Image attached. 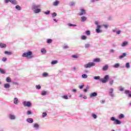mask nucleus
I'll return each instance as SVG.
<instances>
[{"instance_id":"bb28decb","label":"nucleus","mask_w":131,"mask_h":131,"mask_svg":"<svg viewBox=\"0 0 131 131\" xmlns=\"http://www.w3.org/2000/svg\"><path fill=\"white\" fill-rule=\"evenodd\" d=\"M41 53L42 54H46L47 53V50L45 48H42L41 49Z\"/></svg>"},{"instance_id":"0e129e2a","label":"nucleus","mask_w":131,"mask_h":131,"mask_svg":"<svg viewBox=\"0 0 131 131\" xmlns=\"http://www.w3.org/2000/svg\"><path fill=\"white\" fill-rule=\"evenodd\" d=\"M95 25H97V26H98V25H99V23L98 21H95Z\"/></svg>"},{"instance_id":"4468645a","label":"nucleus","mask_w":131,"mask_h":131,"mask_svg":"<svg viewBox=\"0 0 131 131\" xmlns=\"http://www.w3.org/2000/svg\"><path fill=\"white\" fill-rule=\"evenodd\" d=\"M60 4V2L58 1H56L53 3V6H54L55 7H56Z\"/></svg>"},{"instance_id":"72a5a7b5","label":"nucleus","mask_w":131,"mask_h":131,"mask_svg":"<svg viewBox=\"0 0 131 131\" xmlns=\"http://www.w3.org/2000/svg\"><path fill=\"white\" fill-rule=\"evenodd\" d=\"M108 95L110 96L111 97V98H114V97H115V95L113 94V92H111L108 93Z\"/></svg>"},{"instance_id":"de8ad7c7","label":"nucleus","mask_w":131,"mask_h":131,"mask_svg":"<svg viewBox=\"0 0 131 131\" xmlns=\"http://www.w3.org/2000/svg\"><path fill=\"white\" fill-rule=\"evenodd\" d=\"M62 98L64 99V100H68V96L67 95L62 96Z\"/></svg>"},{"instance_id":"4be33fe9","label":"nucleus","mask_w":131,"mask_h":131,"mask_svg":"<svg viewBox=\"0 0 131 131\" xmlns=\"http://www.w3.org/2000/svg\"><path fill=\"white\" fill-rule=\"evenodd\" d=\"M10 86L11 85L9 83L4 84L5 89H9V88H10Z\"/></svg>"},{"instance_id":"ddd939ff","label":"nucleus","mask_w":131,"mask_h":131,"mask_svg":"<svg viewBox=\"0 0 131 131\" xmlns=\"http://www.w3.org/2000/svg\"><path fill=\"white\" fill-rule=\"evenodd\" d=\"M18 103H19V100H18V98L17 97L14 98V104H15V105H18Z\"/></svg>"},{"instance_id":"c85d7f7f","label":"nucleus","mask_w":131,"mask_h":131,"mask_svg":"<svg viewBox=\"0 0 131 131\" xmlns=\"http://www.w3.org/2000/svg\"><path fill=\"white\" fill-rule=\"evenodd\" d=\"M95 31L97 33H101V32H102L103 31L101 30L100 29H96Z\"/></svg>"},{"instance_id":"c03bdc74","label":"nucleus","mask_w":131,"mask_h":131,"mask_svg":"<svg viewBox=\"0 0 131 131\" xmlns=\"http://www.w3.org/2000/svg\"><path fill=\"white\" fill-rule=\"evenodd\" d=\"M44 14H46V15H49V14H51V11L47 10L46 12H44Z\"/></svg>"},{"instance_id":"f03ea898","label":"nucleus","mask_w":131,"mask_h":131,"mask_svg":"<svg viewBox=\"0 0 131 131\" xmlns=\"http://www.w3.org/2000/svg\"><path fill=\"white\" fill-rule=\"evenodd\" d=\"M22 57H25L27 59H32V52L28 51L27 52H25L23 54Z\"/></svg>"},{"instance_id":"39448f33","label":"nucleus","mask_w":131,"mask_h":131,"mask_svg":"<svg viewBox=\"0 0 131 131\" xmlns=\"http://www.w3.org/2000/svg\"><path fill=\"white\" fill-rule=\"evenodd\" d=\"M96 65V63L94 62H89L87 64L84 65V68H91V67H94Z\"/></svg>"},{"instance_id":"2f4dec72","label":"nucleus","mask_w":131,"mask_h":131,"mask_svg":"<svg viewBox=\"0 0 131 131\" xmlns=\"http://www.w3.org/2000/svg\"><path fill=\"white\" fill-rule=\"evenodd\" d=\"M125 67H126V68H127V69L130 68V64H129V62L126 63V64H125Z\"/></svg>"},{"instance_id":"37998d69","label":"nucleus","mask_w":131,"mask_h":131,"mask_svg":"<svg viewBox=\"0 0 131 131\" xmlns=\"http://www.w3.org/2000/svg\"><path fill=\"white\" fill-rule=\"evenodd\" d=\"M82 78H88V75L83 74L82 75Z\"/></svg>"},{"instance_id":"cd10ccee","label":"nucleus","mask_w":131,"mask_h":131,"mask_svg":"<svg viewBox=\"0 0 131 131\" xmlns=\"http://www.w3.org/2000/svg\"><path fill=\"white\" fill-rule=\"evenodd\" d=\"M47 43H52L53 42V39H48L46 41Z\"/></svg>"},{"instance_id":"c756f323","label":"nucleus","mask_w":131,"mask_h":131,"mask_svg":"<svg viewBox=\"0 0 131 131\" xmlns=\"http://www.w3.org/2000/svg\"><path fill=\"white\" fill-rule=\"evenodd\" d=\"M42 76H43V77H47L49 76V74L47 72H44L42 74Z\"/></svg>"},{"instance_id":"338daca9","label":"nucleus","mask_w":131,"mask_h":131,"mask_svg":"<svg viewBox=\"0 0 131 131\" xmlns=\"http://www.w3.org/2000/svg\"><path fill=\"white\" fill-rule=\"evenodd\" d=\"M103 26L105 27V28L107 29L108 28V26L107 25H104Z\"/></svg>"},{"instance_id":"1a4fd4ad","label":"nucleus","mask_w":131,"mask_h":131,"mask_svg":"<svg viewBox=\"0 0 131 131\" xmlns=\"http://www.w3.org/2000/svg\"><path fill=\"white\" fill-rule=\"evenodd\" d=\"M33 127L35 130H38L39 129V125L37 123H35L34 124Z\"/></svg>"},{"instance_id":"aec40b11","label":"nucleus","mask_w":131,"mask_h":131,"mask_svg":"<svg viewBox=\"0 0 131 131\" xmlns=\"http://www.w3.org/2000/svg\"><path fill=\"white\" fill-rule=\"evenodd\" d=\"M86 17L85 16H82L81 17V22H84V21H86Z\"/></svg>"},{"instance_id":"2eb2a0df","label":"nucleus","mask_w":131,"mask_h":131,"mask_svg":"<svg viewBox=\"0 0 131 131\" xmlns=\"http://www.w3.org/2000/svg\"><path fill=\"white\" fill-rule=\"evenodd\" d=\"M10 3L12 4V5H17L18 4V2L16 0H10Z\"/></svg>"},{"instance_id":"b1692460","label":"nucleus","mask_w":131,"mask_h":131,"mask_svg":"<svg viewBox=\"0 0 131 131\" xmlns=\"http://www.w3.org/2000/svg\"><path fill=\"white\" fill-rule=\"evenodd\" d=\"M4 54H5V55L11 56L12 55V52L6 51L4 52Z\"/></svg>"},{"instance_id":"58836bf2","label":"nucleus","mask_w":131,"mask_h":131,"mask_svg":"<svg viewBox=\"0 0 131 131\" xmlns=\"http://www.w3.org/2000/svg\"><path fill=\"white\" fill-rule=\"evenodd\" d=\"M85 49H88V48H90L91 47V45L90 43L85 44Z\"/></svg>"},{"instance_id":"6e6d98bb","label":"nucleus","mask_w":131,"mask_h":131,"mask_svg":"<svg viewBox=\"0 0 131 131\" xmlns=\"http://www.w3.org/2000/svg\"><path fill=\"white\" fill-rule=\"evenodd\" d=\"M105 102H106V101H105V100H101L100 101V103L101 104H104V103H105Z\"/></svg>"},{"instance_id":"3c124183","label":"nucleus","mask_w":131,"mask_h":131,"mask_svg":"<svg viewBox=\"0 0 131 131\" xmlns=\"http://www.w3.org/2000/svg\"><path fill=\"white\" fill-rule=\"evenodd\" d=\"M114 82V81L113 79H110V84L112 85L113 84V83Z\"/></svg>"},{"instance_id":"f8f14e48","label":"nucleus","mask_w":131,"mask_h":131,"mask_svg":"<svg viewBox=\"0 0 131 131\" xmlns=\"http://www.w3.org/2000/svg\"><path fill=\"white\" fill-rule=\"evenodd\" d=\"M108 68H109V65L105 64L104 66L102 68L103 71H107L108 70Z\"/></svg>"},{"instance_id":"20e7f679","label":"nucleus","mask_w":131,"mask_h":131,"mask_svg":"<svg viewBox=\"0 0 131 131\" xmlns=\"http://www.w3.org/2000/svg\"><path fill=\"white\" fill-rule=\"evenodd\" d=\"M111 120L112 121H114V124H121V121H120V120L116 119L115 118V117H112L111 118Z\"/></svg>"},{"instance_id":"603ef678","label":"nucleus","mask_w":131,"mask_h":131,"mask_svg":"<svg viewBox=\"0 0 131 131\" xmlns=\"http://www.w3.org/2000/svg\"><path fill=\"white\" fill-rule=\"evenodd\" d=\"M27 114L28 115H30V114H32V112H31V111H28L27 112Z\"/></svg>"},{"instance_id":"ea45409f","label":"nucleus","mask_w":131,"mask_h":131,"mask_svg":"<svg viewBox=\"0 0 131 131\" xmlns=\"http://www.w3.org/2000/svg\"><path fill=\"white\" fill-rule=\"evenodd\" d=\"M47 115H48V114H47L46 112H43L42 115V118H45V117L47 116Z\"/></svg>"},{"instance_id":"9d476101","label":"nucleus","mask_w":131,"mask_h":131,"mask_svg":"<svg viewBox=\"0 0 131 131\" xmlns=\"http://www.w3.org/2000/svg\"><path fill=\"white\" fill-rule=\"evenodd\" d=\"M98 93L97 92H93L90 94V98H94V97H97Z\"/></svg>"},{"instance_id":"864d4df0","label":"nucleus","mask_w":131,"mask_h":131,"mask_svg":"<svg viewBox=\"0 0 131 131\" xmlns=\"http://www.w3.org/2000/svg\"><path fill=\"white\" fill-rule=\"evenodd\" d=\"M8 60V59L7 58H4V57H3V58H2V61H3V62H6V61H7Z\"/></svg>"},{"instance_id":"6ab92c4d","label":"nucleus","mask_w":131,"mask_h":131,"mask_svg":"<svg viewBox=\"0 0 131 131\" xmlns=\"http://www.w3.org/2000/svg\"><path fill=\"white\" fill-rule=\"evenodd\" d=\"M113 67H114V68H119V67H120V64L118 63H117L116 64H115Z\"/></svg>"},{"instance_id":"49530a36","label":"nucleus","mask_w":131,"mask_h":131,"mask_svg":"<svg viewBox=\"0 0 131 131\" xmlns=\"http://www.w3.org/2000/svg\"><path fill=\"white\" fill-rule=\"evenodd\" d=\"M36 88L37 90H40V89H41V86L40 85H36Z\"/></svg>"},{"instance_id":"4d7b16f0","label":"nucleus","mask_w":131,"mask_h":131,"mask_svg":"<svg viewBox=\"0 0 131 131\" xmlns=\"http://www.w3.org/2000/svg\"><path fill=\"white\" fill-rule=\"evenodd\" d=\"M99 0H91V3H95V2H98Z\"/></svg>"},{"instance_id":"dca6fc26","label":"nucleus","mask_w":131,"mask_h":131,"mask_svg":"<svg viewBox=\"0 0 131 131\" xmlns=\"http://www.w3.org/2000/svg\"><path fill=\"white\" fill-rule=\"evenodd\" d=\"M128 45V42L127 41H124V42H122L121 46L122 47H126Z\"/></svg>"},{"instance_id":"a878e982","label":"nucleus","mask_w":131,"mask_h":131,"mask_svg":"<svg viewBox=\"0 0 131 131\" xmlns=\"http://www.w3.org/2000/svg\"><path fill=\"white\" fill-rule=\"evenodd\" d=\"M92 116L93 118H94V119H97V118H98V116H97V115H96L95 113H92Z\"/></svg>"},{"instance_id":"9b49d317","label":"nucleus","mask_w":131,"mask_h":131,"mask_svg":"<svg viewBox=\"0 0 131 131\" xmlns=\"http://www.w3.org/2000/svg\"><path fill=\"white\" fill-rule=\"evenodd\" d=\"M26 121L28 122V123H33V119L31 118H28L26 119Z\"/></svg>"},{"instance_id":"e2e57ef3","label":"nucleus","mask_w":131,"mask_h":131,"mask_svg":"<svg viewBox=\"0 0 131 131\" xmlns=\"http://www.w3.org/2000/svg\"><path fill=\"white\" fill-rule=\"evenodd\" d=\"M124 90V89H123V88H121V89H119V91L120 92H123Z\"/></svg>"},{"instance_id":"774afa93","label":"nucleus","mask_w":131,"mask_h":131,"mask_svg":"<svg viewBox=\"0 0 131 131\" xmlns=\"http://www.w3.org/2000/svg\"><path fill=\"white\" fill-rule=\"evenodd\" d=\"M14 84H15V85H19V83L18 82H14Z\"/></svg>"},{"instance_id":"79ce46f5","label":"nucleus","mask_w":131,"mask_h":131,"mask_svg":"<svg viewBox=\"0 0 131 131\" xmlns=\"http://www.w3.org/2000/svg\"><path fill=\"white\" fill-rule=\"evenodd\" d=\"M114 92V89L113 88H110L108 91V94L110 93H113Z\"/></svg>"},{"instance_id":"bf43d9fd","label":"nucleus","mask_w":131,"mask_h":131,"mask_svg":"<svg viewBox=\"0 0 131 131\" xmlns=\"http://www.w3.org/2000/svg\"><path fill=\"white\" fill-rule=\"evenodd\" d=\"M97 29H100L101 28V25H98L97 26Z\"/></svg>"},{"instance_id":"423d86ee","label":"nucleus","mask_w":131,"mask_h":131,"mask_svg":"<svg viewBox=\"0 0 131 131\" xmlns=\"http://www.w3.org/2000/svg\"><path fill=\"white\" fill-rule=\"evenodd\" d=\"M23 104L24 107H28V108L31 107V102L30 101H25L23 102Z\"/></svg>"},{"instance_id":"7c9ffc66","label":"nucleus","mask_w":131,"mask_h":131,"mask_svg":"<svg viewBox=\"0 0 131 131\" xmlns=\"http://www.w3.org/2000/svg\"><path fill=\"white\" fill-rule=\"evenodd\" d=\"M58 63V60H53L51 61V65H55V64H57Z\"/></svg>"},{"instance_id":"052dcab7","label":"nucleus","mask_w":131,"mask_h":131,"mask_svg":"<svg viewBox=\"0 0 131 131\" xmlns=\"http://www.w3.org/2000/svg\"><path fill=\"white\" fill-rule=\"evenodd\" d=\"M72 92H73L74 93H76L77 91L76 90V89H73Z\"/></svg>"},{"instance_id":"e433bc0d","label":"nucleus","mask_w":131,"mask_h":131,"mask_svg":"<svg viewBox=\"0 0 131 131\" xmlns=\"http://www.w3.org/2000/svg\"><path fill=\"white\" fill-rule=\"evenodd\" d=\"M41 96H46L47 95V91H42L41 93Z\"/></svg>"},{"instance_id":"8fccbe9b","label":"nucleus","mask_w":131,"mask_h":131,"mask_svg":"<svg viewBox=\"0 0 131 131\" xmlns=\"http://www.w3.org/2000/svg\"><path fill=\"white\" fill-rule=\"evenodd\" d=\"M83 86H84V84L83 85H79L78 86L79 89H80V90H82L83 89Z\"/></svg>"},{"instance_id":"0eeeda50","label":"nucleus","mask_w":131,"mask_h":131,"mask_svg":"<svg viewBox=\"0 0 131 131\" xmlns=\"http://www.w3.org/2000/svg\"><path fill=\"white\" fill-rule=\"evenodd\" d=\"M80 11L81 12L78 14L79 16H83V15H85V14H86V11H85L84 8H80Z\"/></svg>"},{"instance_id":"7ed1b4c3","label":"nucleus","mask_w":131,"mask_h":131,"mask_svg":"<svg viewBox=\"0 0 131 131\" xmlns=\"http://www.w3.org/2000/svg\"><path fill=\"white\" fill-rule=\"evenodd\" d=\"M40 7V6L38 5H33V12L35 13V14H38L41 12V9L39 8Z\"/></svg>"},{"instance_id":"5701e85b","label":"nucleus","mask_w":131,"mask_h":131,"mask_svg":"<svg viewBox=\"0 0 131 131\" xmlns=\"http://www.w3.org/2000/svg\"><path fill=\"white\" fill-rule=\"evenodd\" d=\"M118 118L119 119H122V118H124V115H123V114H120L118 116Z\"/></svg>"},{"instance_id":"5fc2aeb1","label":"nucleus","mask_w":131,"mask_h":131,"mask_svg":"<svg viewBox=\"0 0 131 131\" xmlns=\"http://www.w3.org/2000/svg\"><path fill=\"white\" fill-rule=\"evenodd\" d=\"M121 32V31L120 30H118V31H116L117 34H120Z\"/></svg>"},{"instance_id":"f257e3e1","label":"nucleus","mask_w":131,"mask_h":131,"mask_svg":"<svg viewBox=\"0 0 131 131\" xmlns=\"http://www.w3.org/2000/svg\"><path fill=\"white\" fill-rule=\"evenodd\" d=\"M94 79H95V80H99L102 83H106V82H107V81L109 80V75H106L104 77V78H101V77L100 76H95L94 77Z\"/></svg>"},{"instance_id":"a18cd8bd","label":"nucleus","mask_w":131,"mask_h":131,"mask_svg":"<svg viewBox=\"0 0 131 131\" xmlns=\"http://www.w3.org/2000/svg\"><path fill=\"white\" fill-rule=\"evenodd\" d=\"M81 39H82L83 40H85V39H86V36L82 35L81 36Z\"/></svg>"},{"instance_id":"09e8293b","label":"nucleus","mask_w":131,"mask_h":131,"mask_svg":"<svg viewBox=\"0 0 131 131\" xmlns=\"http://www.w3.org/2000/svg\"><path fill=\"white\" fill-rule=\"evenodd\" d=\"M72 58H74V59H77L78 56L76 55H72Z\"/></svg>"},{"instance_id":"412c9836","label":"nucleus","mask_w":131,"mask_h":131,"mask_svg":"<svg viewBox=\"0 0 131 131\" xmlns=\"http://www.w3.org/2000/svg\"><path fill=\"white\" fill-rule=\"evenodd\" d=\"M6 47H7V45H6V44H4L3 43H0V48H1V49H5Z\"/></svg>"},{"instance_id":"69168bd1","label":"nucleus","mask_w":131,"mask_h":131,"mask_svg":"<svg viewBox=\"0 0 131 131\" xmlns=\"http://www.w3.org/2000/svg\"><path fill=\"white\" fill-rule=\"evenodd\" d=\"M86 92H88V90L86 89H85L83 90V92L84 93H86Z\"/></svg>"},{"instance_id":"13d9d810","label":"nucleus","mask_w":131,"mask_h":131,"mask_svg":"<svg viewBox=\"0 0 131 131\" xmlns=\"http://www.w3.org/2000/svg\"><path fill=\"white\" fill-rule=\"evenodd\" d=\"M110 53H114V50L111 49L110 50Z\"/></svg>"},{"instance_id":"680f3d73","label":"nucleus","mask_w":131,"mask_h":131,"mask_svg":"<svg viewBox=\"0 0 131 131\" xmlns=\"http://www.w3.org/2000/svg\"><path fill=\"white\" fill-rule=\"evenodd\" d=\"M5 2L6 3V4H8V3H9V2H10V0H5Z\"/></svg>"},{"instance_id":"c9c22d12","label":"nucleus","mask_w":131,"mask_h":131,"mask_svg":"<svg viewBox=\"0 0 131 131\" xmlns=\"http://www.w3.org/2000/svg\"><path fill=\"white\" fill-rule=\"evenodd\" d=\"M6 81L7 82H11L12 80L9 78V77H7L6 78Z\"/></svg>"},{"instance_id":"393cba45","label":"nucleus","mask_w":131,"mask_h":131,"mask_svg":"<svg viewBox=\"0 0 131 131\" xmlns=\"http://www.w3.org/2000/svg\"><path fill=\"white\" fill-rule=\"evenodd\" d=\"M68 25L70 27H77V25H74V24H68Z\"/></svg>"},{"instance_id":"a19ab883","label":"nucleus","mask_w":131,"mask_h":131,"mask_svg":"<svg viewBox=\"0 0 131 131\" xmlns=\"http://www.w3.org/2000/svg\"><path fill=\"white\" fill-rule=\"evenodd\" d=\"M85 34H86V35H91V31L90 30L86 31Z\"/></svg>"},{"instance_id":"f3484780","label":"nucleus","mask_w":131,"mask_h":131,"mask_svg":"<svg viewBox=\"0 0 131 131\" xmlns=\"http://www.w3.org/2000/svg\"><path fill=\"white\" fill-rule=\"evenodd\" d=\"M93 62H95L96 63H99V62H101V59L99 58H96L93 60Z\"/></svg>"},{"instance_id":"4c0bfd02","label":"nucleus","mask_w":131,"mask_h":131,"mask_svg":"<svg viewBox=\"0 0 131 131\" xmlns=\"http://www.w3.org/2000/svg\"><path fill=\"white\" fill-rule=\"evenodd\" d=\"M57 16V13L56 12H53L52 14V18H55V17H56Z\"/></svg>"},{"instance_id":"473e14b6","label":"nucleus","mask_w":131,"mask_h":131,"mask_svg":"<svg viewBox=\"0 0 131 131\" xmlns=\"http://www.w3.org/2000/svg\"><path fill=\"white\" fill-rule=\"evenodd\" d=\"M15 9L18 10V11H21V7L19 5H16L15 6Z\"/></svg>"},{"instance_id":"a211bd4d","label":"nucleus","mask_w":131,"mask_h":131,"mask_svg":"<svg viewBox=\"0 0 131 131\" xmlns=\"http://www.w3.org/2000/svg\"><path fill=\"white\" fill-rule=\"evenodd\" d=\"M124 57H126V53H123L121 55L119 56V59H122L124 58Z\"/></svg>"},{"instance_id":"6e6552de","label":"nucleus","mask_w":131,"mask_h":131,"mask_svg":"<svg viewBox=\"0 0 131 131\" xmlns=\"http://www.w3.org/2000/svg\"><path fill=\"white\" fill-rule=\"evenodd\" d=\"M8 117L11 120H15L16 119V116L10 114L8 115Z\"/></svg>"},{"instance_id":"f704fd0d","label":"nucleus","mask_w":131,"mask_h":131,"mask_svg":"<svg viewBox=\"0 0 131 131\" xmlns=\"http://www.w3.org/2000/svg\"><path fill=\"white\" fill-rule=\"evenodd\" d=\"M0 73H1L2 74H5V73H6V72L5 70H4V69L0 68Z\"/></svg>"}]
</instances>
